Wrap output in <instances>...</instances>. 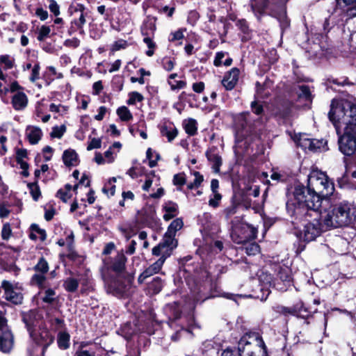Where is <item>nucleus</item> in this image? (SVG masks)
I'll return each instance as SVG.
<instances>
[{
    "instance_id": "a18cd8bd",
    "label": "nucleus",
    "mask_w": 356,
    "mask_h": 356,
    "mask_svg": "<svg viewBox=\"0 0 356 356\" xmlns=\"http://www.w3.org/2000/svg\"><path fill=\"white\" fill-rule=\"evenodd\" d=\"M145 37L143 39L144 42L147 44L149 48V50L147 51L146 54L148 56H152L154 54V49L155 47V43L152 40L150 36L145 35Z\"/></svg>"
},
{
    "instance_id": "37998d69",
    "label": "nucleus",
    "mask_w": 356,
    "mask_h": 356,
    "mask_svg": "<svg viewBox=\"0 0 356 356\" xmlns=\"http://www.w3.org/2000/svg\"><path fill=\"white\" fill-rule=\"evenodd\" d=\"M277 312L284 315H296L298 312V309L296 307H286L284 306H278L277 307Z\"/></svg>"
},
{
    "instance_id": "603ef678",
    "label": "nucleus",
    "mask_w": 356,
    "mask_h": 356,
    "mask_svg": "<svg viewBox=\"0 0 356 356\" xmlns=\"http://www.w3.org/2000/svg\"><path fill=\"white\" fill-rule=\"evenodd\" d=\"M167 252H169L170 254V252L168 250H166L163 248V245L159 243L158 245L155 246L152 249V254L155 256H160L162 257L164 254H166Z\"/></svg>"
},
{
    "instance_id": "412c9836",
    "label": "nucleus",
    "mask_w": 356,
    "mask_h": 356,
    "mask_svg": "<svg viewBox=\"0 0 356 356\" xmlns=\"http://www.w3.org/2000/svg\"><path fill=\"white\" fill-rule=\"evenodd\" d=\"M206 156L207 159L212 164L213 172L218 173L220 172V167L222 165L221 157L218 154L211 150L207 152Z\"/></svg>"
},
{
    "instance_id": "4be33fe9",
    "label": "nucleus",
    "mask_w": 356,
    "mask_h": 356,
    "mask_svg": "<svg viewBox=\"0 0 356 356\" xmlns=\"http://www.w3.org/2000/svg\"><path fill=\"white\" fill-rule=\"evenodd\" d=\"M63 160L67 166L76 165L78 162V155L74 149H67L63 152Z\"/></svg>"
},
{
    "instance_id": "bf43d9fd",
    "label": "nucleus",
    "mask_w": 356,
    "mask_h": 356,
    "mask_svg": "<svg viewBox=\"0 0 356 356\" xmlns=\"http://www.w3.org/2000/svg\"><path fill=\"white\" fill-rule=\"evenodd\" d=\"M116 154L112 150V147H109V149L104 152V157L106 161V163H111L115 160V156Z\"/></svg>"
},
{
    "instance_id": "6e6d98bb",
    "label": "nucleus",
    "mask_w": 356,
    "mask_h": 356,
    "mask_svg": "<svg viewBox=\"0 0 356 356\" xmlns=\"http://www.w3.org/2000/svg\"><path fill=\"white\" fill-rule=\"evenodd\" d=\"M102 145V140L100 138H92L90 142L89 143L87 150L90 151L93 149H98L100 148Z\"/></svg>"
},
{
    "instance_id": "680f3d73",
    "label": "nucleus",
    "mask_w": 356,
    "mask_h": 356,
    "mask_svg": "<svg viewBox=\"0 0 356 356\" xmlns=\"http://www.w3.org/2000/svg\"><path fill=\"white\" fill-rule=\"evenodd\" d=\"M175 65L174 61L168 58H164L163 59V66L167 71H171Z\"/></svg>"
},
{
    "instance_id": "9d476101",
    "label": "nucleus",
    "mask_w": 356,
    "mask_h": 356,
    "mask_svg": "<svg viewBox=\"0 0 356 356\" xmlns=\"http://www.w3.org/2000/svg\"><path fill=\"white\" fill-rule=\"evenodd\" d=\"M318 211V210L315 211H312L314 214V220L311 222H308L304 225L302 232L305 241H311L314 240L320 235L323 228L325 227L324 223L321 225L318 219L319 216Z\"/></svg>"
},
{
    "instance_id": "69168bd1",
    "label": "nucleus",
    "mask_w": 356,
    "mask_h": 356,
    "mask_svg": "<svg viewBox=\"0 0 356 356\" xmlns=\"http://www.w3.org/2000/svg\"><path fill=\"white\" fill-rule=\"evenodd\" d=\"M10 213V211L8 208V207L5 204L0 205V218H7Z\"/></svg>"
},
{
    "instance_id": "8fccbe9b",
    "label": "nucleus",
    "mask_w": 356,
    "mask_h": 356,
    "mask_svg": "<svg viewBox=\"0 0 356 356\" xmlns=\"http://www.w3.org/2000/svg\"><path fill=\"white\" fill-rule=\"evenodd\" d=\"M51 32V29L47 26H42L39 31V35L38 36V40L39 41H42L45 38L48 37Z\"/></svg>"
},
{
    "instance_id": "f03ea898",
    "label": "nucleus",
    "mask_w": 356,
    "mask_h": 356,
    "mask_svg": "<svg viewBox=\"0 0 356 356\" xmlns=\"http://www.w3.org/2000/svg\"><path fill=\"white\" fill-rule=\"evenodd\" d=\"M334 191V183L326 173L313 169L308 175L307 188L296 186L293 195L300 206L315 211L321 208L323 199L332 195Z\"/></svg>"
},
{
    "instance_id": "bb28decb",
    "label": "nucleus",
    "mask_w": 356,
    "mask_h": 356,
    "mask_svg": "<svg viewBox=\"0 0 356 356\" xmlns=\"http://www.w3.org/2000/svg\"><path fill=\"white\" fill-rule=\"evenodd\" d=\"M31 230L32 232L30 234V238L31 239L35 240L37 238H39L42 241H44L46 239L47 235L44 229L40 228L38 225H32Z\"/></svg>"
},
{
    "instance_id": "c9c22d12",
    "label": "nucleus",
    "mask_w": 356,
    "mask_h": 356,
    "mask_svg": "<svg viewBox=\"0 0 356 356\" xmlns=\"http://www.w3.org/2000/svg\"><path fill=\"white\" fill-rule=\"evenodd\" d=\"M117 114L122 121H128L133 118V115L130 111L124 106L118 108Z\"/></svg>"
},
{
    "instance_id": "1a4fd4ad",
    "label": "nucleus",
    "mask_w": 356,
    "mask_h": 356,
    "mask_svg": "<svg viewBox=\"0 0 356 356\" xmlns=\"http://www.w3.org/2000/svg\"><path fill=\"white\" fill-rule=\"evenodd\" d=\"M29 335L36 345L42 348V354H44L45 349L54 341V337L43 325H40L39 327L33 331H30Z\"/></svg>"
},
{
    "instance_id": "864d4df0",
    "label": "nucleus",
    "mask_w": 356,
    "mask_h": 356,
    "mask_svg": "<svg viewBox=\"0 0 356 356\" xmlns=\"http://www.w3.org/2000/svg\"><path fill=\"white\" fill-rule=\"evenodd\" d=\"M186 183L184 174L179 173L174 176L173 184L177 186H182Z\"/></svg>"
},
{
    "instance_id": "cd10ccee",
    "label": "nucleus",
    "mask_w": 356,
    "mask_h": 356,
    "mask_svg": "<svg viewBox=\"0 0 356 356\" xmlns=\"http://www.w3.org/2000/svg\"><path fill=\"white\" fill-rule=\"evenodd\" d=\"M46 280L45 274L35 273L31 279V283L33 285L43 289L46 287Z\"/></svg>"
},
{
    "instance_id": "5fc2aeb1",
    "label": "nucleus",
    "mask_w": 356,
    "mask_h": 356,
    "mask_svg": "<svg viewBox=\"0 0 356 356\" xmlns=\"http://www.w3.org/2000/svg\"><path fill=\"white\" fill-rule=\"evenodd\" d=\"M251 109L254 113L257 115H261L263 111V106L259 104L257 101H253L251 103Z\"/></svg>"
},
{
    "instance_id": "393cba45",
    "label": "nucleus",
    "mask_w": 356,
    "mask_h": 356,
    "mask_svg": "<svg viewBox=\"0 0 356 356\" xmlns=\"http://www.w3.org/2000/svg\"><path fill=\"white\" fill-rule=\"evenodd\" d=\"M175 235L166 232L163 241L160 243L165 249L168 250L170 252L177 245V241L175 239Z\"/></svg>"
},
{
    "instance_id": "e433bc0d",
    "label": "nucleus",
    "mask_w": 356,
    "mask_h": 356,
    "mask_svg": "<svg viewBox=\"0 0 356 356\" xmlns=\"http://www.w3.org/2000/svg\"><path fill=\"white\" fill-rule=\"evenodd\" d=\"M156 30V26L152 21L146 22L142 27V33L143 35L151 36L154 34Z\"/></svg>"
},
{
    "instance_id": "13d9d810",
    "label": "nucleus",
    "mask_w": 356,
    "mask_h": 356,
    "mask_svg": "<svg viewBox=\"0 0 356 356\" xmlns=\"http://www.w3.org/2000/svg\"><path fill=\"white\" fill-rule=\"evenodd\" d=\"M56 196L64 202H66L71 197V194L68 191H64V189H60L57 192Z\"/></svg>"
},
{
    "instance_id": "b1692460",
    "label": "nucleus",
    "mask_w": 356,
    "mask_h": 356,
    "mask_svg": "<svg viewBox=\"0 0 356 356\" xmlns=\"http://www.w3.org/2000/svg\"><path fill=\"white\" fill-rule=\"evenodd\" d=\"M256 86L257 95L261 98H266L270 95L269 88L272 86V82L270 80L266 79L262 86L257 82Z\"/></svg>"
},
{
    "instance_id": "4c0bfd02",
    "label": "nucleus",
    "mask_w": 356,
    "mask_h": 356,
    "mask_svg": "<svg viewBox=\"0 0 356 356\" xmlns=\"http://www.w3.org/2000/svg\"><path fill=\"white\" fill-rule=\"evenodd\" d=\"M244 249L245 253L248 255H255L259 252V246L256 243L246 244Z\"/></svg>"
},
{
    "instance_id": "774afa93",
    "label": "nucleus",
    "mask_w": 356,
    "mask_h": 356,
    "mask_svg": "<svg viewBox=\"0 0 356 356\" xmlns=\"http://www.w3.org/2000/svg\"><path fill=\"white\" fill-rule=\"evenodd\" d=\"M27 156L26 150L25 149H18L17 151V155H16V161L17 162H19L22 161H24V159L26 158Z\"/></svg>"
},
{
    "instance_id": "2eb2a0df",
    "label": "nucleus",
    "mask_w": 356,
    "mask_h": 356,
    "mask_svg": "<svg viewBox=\"0 0 356 356\" xmlns=\"http://www.w3.org/2000/svg\"><path fill=\"white\" fill-rule=\"evenodd\" d=\"M239 74V70L234 67L225 76L222 83L226 90H231L235 87L238 81Z\"/></svg>"
},
{
    "instance_id": "a19ab883",
    "label": "nucleus",
    "mask_w": 356,
    "mask_h": 356,
    "mask_svg": "<svg viewBox=\"0 0 356 356\" xmlns=\"http://www.w3.org/2000/svg\"><path fill=\"white\" fill-rule=\"evenodd\" d=\"M212 197L209 200V205L211 207L216 208L219 206L222 199V195L219 193H212Z\"/></svg>"
},
{
    "instance_id": "c756f323",
    "label": "nucleus",
    "mask_w": 356,
    "mask_h": 356,
    "mask_svg": "<svg viewBox=\"0 0 356 356\" xmlns=\"http://www.w3.org/2000/svg\"><path fill=\"white\" fill-rule=\"evenodd\" d=\"M197 121L194 119H188L184 122V126L186 132L190 136H194L197 133Z\"/></svg>"
},
{
    "instance_id": "7c9ffc66",
    "label": "nucleus",
    "mask_w": 356,
    "mask_h": 356,
    "mask_svg": "<svg viewBox=\"0 0 356 356\" xmlns=\"http://www.w3.org/2000/svg\"><path fill=\"white\" fill-rule=\"evenodd\" d=\"M161 134L168 138V142H171L177 137L178 131L175 127H163L161 130Z\"/></svg>"
},
{
    "instance_id": "dca6fc26",
    "label": "nucleus",
    "mask_w": 356,
    "mask_h": 356,
    "mask_svg": "<svg viewBox=\"0 0 356 356\" xmlns=\"http://www.w3.org/2000/svg\"><path fill=\"white\" fill-rule=\"evenodd\" d=\"M127 258L123 253H118V255L113 259L111 269L118 275H127L125 273V264Z\"/></svg>"
},
{
    "instance_id": "ddd939ff",
    "label": "nucleus",
    "mask_w": 356,
    "mask_h": 356,
    "mask_svg": "<svg viewBox=\"0 0 356 356\" xmlns=\"http://www.w3.org/2000/svg\"><path fill=\"white\" fill-rule=\"evenodd\" d=\"M170 256V253L161 257L157 261L146 268L138 277V282L143 283L147 277L159 273L161 269L165 259Z\"/></svg>"
},
{
    "instance_id": "0eeeda50",
    "label": "nucleus",
    "mask_w": 356,
    "mask_h": 356,
    "mask_svg": "<svg viewBox=\"0 0 356 356\" xmlns=\"http://www.w3.org/2000/svg\"><path fill=\"white\" fill-rule=\"evenodd\" d=\"M236 124L237 128L236 139L237 141L257 132L254 125L251 123L250 114L249 113L240 114L236 120Z\"/></svg>"
},
{
    "instance_id": "423d86ee",
    "label": "nucleus",
    "mask_w": 356,
    "mask_h": 356,
    "mask_svg": "<svg viewBox=\"0 0 356 356\" xmlns=\"http://www.w3.org/2000/svg\"><path fill=\"white\" fill-rule=\"evenodd\" d=\"M134 281L131 274L118 275L116 278L111 280L107 286V291L116 296L127 295Z\"/></svg>"
},
{
    "instance_id": "9b49d317",
    "label": "nucleus",
    "mask_w": 356,
    "mask_h": 356,
    "mask_svg": "<svg viewBox=\"0 0 356 356\" xmlns=\"http://www.w3.org/2000/svg\"><path fill=\"white\" fill-rule=\"evenodd\" d=\"M1 287L4 290L5 298L8 301L15 305H19L22 302V289L17 284L14 285L7 280H3L1 283Z\"/></svg>"
},
{
    "instance_id": "a878e982",
    "label": "nucleus",
    "mask_w": 356,
    "mask_h": 356,
    "mask_svg": "<svg viewBox=\"0 0 356 356\" xmlns=\"http://www.w3.org/2000/svg\"><path fill=\"white\" fill-rule=\"evenodd\" d=\"M294 140L298 146L309 151V148H311V138L307 134H300L298 136H295Z\"/></svg>"
},
{
    "instance_id": "5701e85b",
    "label": "nucleus",
    "mask_w": 356,
    "mask_h": 356,
    "mask_svg": "<svg viewBox=\"0 0 356 356\" xmlns=\"http://www.w3.org/2000/svg\"><path fill=\"white\" fill-rule=\"evenodd\" d=\"M84 8L82 6H79V9L75 10V13L77 14L78 17L74 18L72 24L75 25L78 29L82 30L83 25L86 24V16L87 13L84 12Z\"/></svg>"
},
{
    "instance_id": "2f4dec72",
    "label": "nucleus",
    "mask_w": 356,
    "mask_h": 356,
    "mask_svg": "<svg viewBox=\"0 0 356 356\" xmlns=\"http://www.w3.org/2000/svg\"><path fill=\"white\" fill-rule=\"evenodd\" d=\"M63 286L68 292H75L79 286V281L75 278L68 277L64 281Z\"/></svg>"
},
{
    "instance_id": "3c124183",
    "label": "nucleus",
    "mask_w": 356,
    "mask_h": 356,
    "mask_svg": "<svg viewBox=\"0 0 356 356\" xmlns=\"http://www.w3.org/2000/svg\"><path fill=\"white\" fill-rule=\"evenodd\" d=\"M143 97L138 92H133L129 95V99L127 102L129 104H135L136 102H141Z\"/></svg>"
},
{
    "instance_id": "f704fd0d",
    "label": "nucleus",
    "mask_w": 356,
    "mask_h": 356,
    "mask_svg": "<svg viewBox=\"0 0 356 356\" xmlns=\"http://www.w3.org/2000/svg\"><path fill=\"white\" fill-rule=\"evenodd\" d=\"M184 225L183 221L181 218H176L174 220L168 228L167 232L170 234L175 235L176 232L181 229Z\"/></svg>"
},
{
    "instance_id": "79ce46f5",
    "label": "nucleus",
    "mask_w": 356,
    "mask_h": 356,
    "mask_svg": "<svg viewBox=\"0 0 356 356\" xmlns=\"http://www.w3.org/2000/svg\"><path fill=\"white\" fill-rule=\"evenodd\" d=\"M28 187L30 189L31 194L35 200H38V197L40 195V191L39 187L37 184V182L28 184Z\"/></svg>"
},
{
    "instance_id": "f8f14e48",
    "label": "nucleus",
    "mask_w": 356,
    "mask_h": 356,
    "mask_svg": "<svg viewBox=\"0 0 356 356\" xmlns=\"http://www.w3.org/2000/svg\"><path fill=\"white\" fill-rule=\"evenodd\" d=\"M13 335L4 324L0 327V350L3 353H8L13 348Z\"/></svg>"
},
{
    "instance_id": "20e7f679",
    "label": "nucleus",
    "mask_w": 356,
    "mask_h": 356,
    "mask_svg": "<svg viewBox=\"0 0 356 356\" xmlns=\"http://www.w3.org/2000/svg\"><path fill=\"white\" fill-rule=\"evenodd\" d=\"M353 220L350 215V204L340 203L333 207L323 216L326 228L343 227L349 225Z\"/></svg>"
},
{
    "instance_id": "052dcab7",
    "label": "nucleus",
    "mask_w": 356,
    "mask_h": 356,
    "mask_svg": "<svg viewBox=\"0 0 356 356\" xmlns=\"http://www.w3.org/2000/svg\"><path fill=\"white\" fill-rule=\"evenodd\" d=\"M49 8L51 13L56 16L60 14V8L58 3L54 0H51L49 2Z\"/></svg>"
},
{
    "instance_id": "338daca9",
    "label": "nucleus",
    "mask_w": 356,
    "mask_h": 356,
    "mask_svg": "<svg viewBox=\"0 0 356 356\" xmlns=\"http://www.w3.org/2000/svg\"><path fill=\"white\" fill-rule=\"evenodd\" d=\"M225 53L220 51L216 53L213 63L216 66H220L222 64V59L225 57Z\"/></svg>"
},
{
    "instance_id": "f257e3e1",
    "label": "nucleus",
    "mask_w": 356,
    "mask_h": 356,
    "mask_svg": "<svg viewBox=\"0 0 356 356\" xmlns=\"http://www.w3.org/2000/svg\"><path fill=\"white\" fill-rule=\"evenodd\" d=\"M330 120L335 127L339 138L340 151L351 156L356 152V100L334 99L332 101L328 113Z\"/></svg>"
},
{
    "instance_id": "4468645a",
    "label": "nucleus",
    "mask_w": 356,
    "mask_h": 356,
    "mask_svg": "<svg viewBox=\"0 0 356 356\" xmlns=\"http://www.w3.org/2000/svg\"><path fill=\"white\" fill-rule=\"evenodd\" d=\"M22 321L26 325L29 333L39 327L40 325H42L39 316L32 310L22 313Z\"/></svg>"
},
{
    "instance_id": "c03bdc74",
    "label": "nucleus",
    "mask_w": 356,
    "mask_h": 356,
    "mask_svg": "<svg viewBox=\"0 0 356 356\" xmlns=\"http://www.w3.org/2000/svg\"><path fill=\"white\" fill-rule=\"evenodd\" d=\"M0 61L2 64L4 65L5 70L11 69L14 65V60L11 59L8 55L1 56Z\"/></svg>"
},
{
    "instance_id": "473e14b6",
    "label": "nucleus",
    "mask_w": 356,
    "mask_h": 356,
    "mask_svg": "<svg viewBox=\"0 0 356 356\" xmlns=\"http://www.w3.org/2000/svg\"><path fill=\"white\" fill-rule=\"evenodd\" d=\"M33 269L35 273L46 274L49 270V264L44 257H40Z\"/></svg>"
},
{
    "instance_id": "39448f33",
    "label": "nucleus",
    "mask_w": 356,
    "mask_h": 356,
    "mask_svg": "<svg viewBox=\"0 0 356 356\" xmlns=\"http://www.w3.org/2000/svg\"><path fill=\"white\" fill-rule=\"evenodd\" d=\"M271 3H278L276 6V10H272V15L280 22L282 27H287L289 22L286 17V9L283 3H280L279 0H252L251 8L253 11L261 14Z\"/></svg>"
},
{
    "instance_id": "e2e57ef3",
    "label": "nucleus",
    "mask_w": 356,
    "mask_h": 356,
    "mask_svg": "<svg viewBox=\"0 0 356 356\" xmlns=\"http://www.w3.org/2000/svg\"><path fill=\"white\" fill-rule=\"evenodd\" d=\"M193 175L195 177L193 184L198 188L204 180L203 176L199 172H194Z\"/></svg>"
},
{
    "instance_id": "4d7b16f0",
    "label": "nucleus",
    "mask_w": 356,
    "mask_h": 356,
    "mask_svg": "<svg viewBox=\"0 0 356 356\" xmlns=\"http://www.w3.org/2000/svg\"><path fill=\"white\" fill-rule=\"evenodd\" d=\"M40 70V65L38 63L35 64L32 69L31 75L30 76L31 81L35 82L36 80L39 79Z\"/></svg>"
},
{
    "instance_id": "ea45409f",
    "label": "nucleus",
    "mask_w": 356,
    "mask_h": 356,
    "mask_svg": "<svg viewBox=\"0 0 356 356\" xmlns=\"http://www.w3.org/2000/svg\"><path fill=\"white\" fill-rule=\"evenodd\" d=\"M162 280L159 277L154 278L152 282L149 284V287L152 290L154 293H158L162 289Z\"/></svg>"
},
{
    "instance_id": "6e6552de",
    "label": "nucleus",
    "mask_w": 356,
    "mask_h": 356,
    "mask_svg": "<svg viewBox=\"0 0 356 356\" xmlns=\"http://www.w3.org/2000/svg\"><path fill=\"white\" fill-rule=\"evenodd\" d=\"M257 236V230L252 226L241 223L234 225L232 233V240L238 244L245 243Z\"/></svg>"
},
{
    "instance_id": "6ab92c4d",
    "label": "nucleus",
    "mask_w": 356,
    "mask_h": 356,
    "mask_svg": "<svg viewBox=\"0 0 356 356\" xmlns=\"http://www.w3.org/2000/svg\"><path fill=\"white\" fill-rule=\"evenodd\" d=\"M26 135L30 143L32 145H35L40 140L42 136V132L40 128L38 127L30 125L26 127Z\"/></svg>"
},
{
    "instance_id": "72a5a7b5",
    "label": "nucleus",
    "mask_w": 356,
    "mask_h": 356,
    "mask_svg": "<svg viewBox=\"0 0 356 356\" xmlns=\"http://www.w3.org/2000/svg\"><path fill=\"white\" fill-rule=\"evenodd\" d=\"M70 334L67 332H60L58 336V344L60 348L67 349L69 347Z\"/></svg>"
},
{
    "instance_id": "7ed1b4c3",
    "label": "nucleus",
    "mask_w": 356,
    "mask_h": 356,
    "mask_svg": "<svg viewBox=\"0 0 356 356\" xmlns=\"http://www.w3.org/2000/svg\"><path fill=\"white\" fill-rule=\"evenodd\" d=\"M238 356H268L266 348L258 333L250 332L243 335L238 343ZM221 356H238L230 349L225 350Z\"/></svg>"
},
{
    "instance_id": "f3484780",
    "label": "nucleus",
    "mask_w": 356,
    "mask_h": 356,
    "mask_svg": "<svg viewBox=\"0 0 356 356\" xmlns=\"http://www.w3.org/2000/svg\"><path fill=\"white\" fill-rule=\"evenodd\" d=\"M337 7L350 17L356 16V0H337Z\"/></svg>"
},
{
    "instance_id": "de8ad7c7",
    "label": "nucleus",
    "mask_w": 356,
    "mask_h": 356,
    "mask_svg": "<svg viewBox=\"0 0 356 356\" xmlns=\"http://www.w3.org/2000/svg\"><path fill=\"white\" fill-rule=\"evenodd\" d=\"M65 131V127L64 126L54 127L51 132V136L52 138H60Z\"/></svg>"
},
{
    "instance_id": "c85d7f7f",
    "label": "nucleus",
    "mask_w": 356,
    "mask_h": 356,
    "mask_svg": "<svg viewBox=\"0 0 356 356\" xmlns=\"http://www.w3.org/2000/svg\"><path fill=\"white\" fill-rule=\"evenodd\" d=\"M327 142L326 140L321 139H312L311 138V148H309V151L311 152H317V151H323L326 150L327 147Z\"/></svg>"
},
{
    "instance_id": "aec40b11",
    "label": "nucleus",
    "mask_w": 356,
    "mask_h": 356,
    "mask_svg": "<svg viewBox=\"0 0 356 356\" xmlns=\"http://www.w3.org/2000/svg\"><path fill=\"white\" fill-rule=\"evenodd\" d=\"M163 209L165 211L163 219L166 221L170 220L178 214V205L172 201L165 202Z\"/></svg>"
},
{
    "instance_id": "49530a36",
    "label": "nucleus",
    "mask_w": 356,
    "mask_h": 356,
    "mask_svg": "<svg viewBox=\"0 0 356 356\" xmlns=\"http://www.w3.org/2000/svg\"><path fill=\"white\" fill-rule=\"evenodd\" d=\"M55 291L51 289H48L44 291L42 300L47 303H51L54 300Z\"/></svg>"
},
{
    "instance_id": "09e8293b",
    "label": "nucleus",
    "mask_w": 356,
    "mask_h": 356,
    "mask_svg": "<svg viewBox=\"0 0 356 356\" xmlns=\"http://www.w3.org/2000/svg\"><path fill=\"white\" fill-rule=\"evenodd\" d=\"M12 234V229L9 223H5L1 229V237L3 240H8Z\"/></svg>"
},
{
    "instance_id": "0e129e2a",
    "label": "nucleus",
    "mask_w": 356,
    "mask_h": 356,
    "mask_svg": "<svg viewBox=\"0 0 356 356\" xmlns=\"http://www.w3.org/2000/svg\"><path fill=\"white\" fill-rule=\"evenodd\" d=\"M153 152L151 148H148L146 152L147 158L149 159V165L150 168H153L156 165V159H152Z\"/></svg>"
},
{
    "instance_id": "a211bd4d",
    "label": "nucleus",
    "mask_w": 356,
    "mask_h": 356,
    "mask_svg": "<svg viewBox=\"0 0 356 356\" xmlns=\"http://www.w3.org/2000/svg\"><path fill=\"white\" fill-rule=\"evenodd\" d=\"M11 103L15 110H23L27 106L28 97L24 92H17L13 96Z\"/></svg>"
},
{
    "instance_id": "58836bf2",
    "label": "nucleus",
    "mask_w": 356,
    "mask_h": 356,
    "mask_svg": "<svg viewBox=\"0 0 356 356\" xmlns=\"http://www.w3.org/2000/svg\"><path fill=\"white\" fill-rule=\"evenodd\" d=\"M298 97L305 100H311V92L308 86L302 85L299 87Z\"/></svg>"
}]
</instances>
